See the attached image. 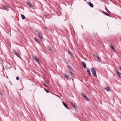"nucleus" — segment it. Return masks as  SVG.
<instances>
[{"instance_id":"obj_29","label":"nucleus","mask_w":121,"mask_h":121,"mask_svg":"<svg viewBox=\"0 0 121 121\" xmlns=\"http://www.w3.org/2000/svg\"><path fill=\"white\" fill-rule=\"evenodd\" d=\"M75 108H75V110H76V109H77V108L76 107H75Z\"/></svg>"},{"instance_id":"obj_14","label":"nucleus","mask_w":121,"mask_h":121,"mask_svg":"<svg viewBox=\"0 0 121 121\" xmlns=\"http://www.w3.org/2000/svg\"><path fill=\"white\" fill-rule=\"evenodd\" d=\"M104 89L107 91H110V89L108 87H107L104 88Z\"/></svg>"},{"instance_id":"obj_9","label":"nucleus","mask_w":121,"mask_h":121,"mask_svg":"<svg viewBox=\"0 0 121 121\" xmlns=\"http://www.w3.org/2000/svg\"><path fill=\"white\" fill-rule=\"evenodd\" d=\"M64 75L65 77L67 80L69 79V80H70L71 79V78L69 77L68 75L66 74H65Z\"/></svg>"},{"instance_id":"obj_22","label":"nucleus","mask_w":121,"mask_h":121,"mask_svg":"<svg viewBox=\"0 0 121 121\" xmlns=\"http://www.w3.org/2000/svg\"><path fill=\"white\" fill-rule=\"evenodd\" d=\"M70 54V55L71 56H73V53L71 52H70V51H69L68 52Z\"/></svg>"},{"instance_id":"obj_1","label":"nucleus","mask_w":121,"mask_h":121,"mask_svg":"<svg viewBox=\"0 0 121 121\" xmlns=\"http://www.w3.org/2000/svg\"><path fill=\"white\" fill-rule=\"evenodd\" d=\"M32 57L39 64H40V62L39 61V59L35 56L32 55Z\"/></svg>"},{"instance_id":"obj_23","label":"nucleus","mask_w":121,"mask_h":121,"mask_svg":"<svg viewBox=\"0 0 121 121\" xmlns=\"http://www.w3.org/2000/svg\"><path fill=\"white\" fill-rule=\"evenodd\" d=\"M105 9L106 10L107 12L108 13H111L110 12L108 9L106 7Z\"/></svg>"},{"instance_id":"obj_5","label":"nucleus","mask_w":121,"mask_h":121,"mask_svg":"<svg viewBox=\"0 0 121 121\" xmlns=\"http://www.w3.org/2000/svg\"><path fill=\"white\" fill-rule=\"evenodd\" d=\"M38 35L40 39L42 40L43 39V37L42 35V33L41 32L38 33Z\"/></svg>"},{"instance_id":"obj_17","label":"nucleus","mask_w":121,"mask_h":121,"mask_svg":"<svg viewBox=\"0 0 121 121\" xmlns=\"http://www.w3.org/2000/svg\"><path fill=\"white\" fill-rule=\"evenodd\" d=\"M70 103L71 104L72 106H73L74 108H75L76 107V106L74 104L72 103V102H70Z\"/></svg>"},{"instance_id":"obj_4","label":"nucleus","mask_w":121,"mask_h":121,"mask_svg":"<svg viewBox=\"0 0 121 121\" xmlns=\"http://www.w3.org/2000/svg\"><path fill=\"white\" fill-rule=\"evenodd\" d=\"M115 72L117 75L120 78H121V73L117 69L115 70Z\"/></svg>"},{"instance_id":"obj_16","label":"nucleus","mask_w":121,"mask_h":121,"mask_svg":"<svg viewBox=\"0 0 121 121\" xmlns=\"http://www.w3.org/2000/svg\"><path fill=\"white\" fill-rule=\"evenodd\" d=\"M104 14L105 15H106L109 17H111V16L108 13H107V12H104Z\"/></svg>"},{"instance_id":"obj_20","label":"nucleus","mask_w":121,"mask_h":121,"mask_svg":"<svg viewBox=\"0 0 121 121\" xmlns=\"http://www.w3.org/2000/svg\"><path fill=\"white\" fill-rule=\"evenodd\" d=\"M96 58L97 60L99 61H101V60H100L99 57L97 56Z\"/></svg>"},{"instance_id":"obj_27","label":"nucleus","mask_w":121,"mask_h":121,"mask_svg":"<svg viewBox=\"0 0 121 121\" xmlns=\"http://www.w3.org/2000/svg\"><path fill=\"white\" fill-rule=\"evenodd\" d=\"M16 79L17 80H18L19 79V78L18 77H16Z\"/></svg>"},{"instance_id":"obj_18","label":"nucleus","mask_w":121,"mask_h":121,"mask_svg":"<svg viewBox=\"0 0 121 121\" xmlns=\"http://www.w3.org/2000/svg\"><path fill=\"white\" fill-rule=\"evenodd\" d=\"M21 16L22 17V19H24L25 18V16L22 14H21Z\"/></svg>"},{"instance_id":"obj_30","label":"nucleus","mask_w":121,"mask_h":121,"mask_svg":"<svg viewBox=\"0 0 121 121\" xmlns=\"http://www.w3.org/2000/svg\"><path fill=\"white\" fill-rule=\"evenodd\" d=\"M49 50H50V49H51V48H50V47H49Z\"/></svg>"},{"instance_id":"obj_33","label":"nucleus","mask_w":121,"mask_h":121,"mask_svg":"<svg viewBox=\"0 0 121 121\" xmlns=\"http://www.w3.org/2000/svg\"><path fill=\"white\" fill-rule=\"evenodd\" d=\"M86 0H85V1H86Z\"/></svg>"},{"instance_id":"obj_11","label":"nucleus","mask_w":121,"mask_h":121,"mask_svg":"<svg viewBox=\"0 0 121 121\" xmlns=\"http://www.w3.org/2000/svg\"><path fill=\"white\" fill-rule=\"evenodd\" d=\"M34 39L36 43H38L39 44V43L40 41L38 39L36 38H34Z\"/></svg>"},{"instance_id":"obj_28","label":"nucleus","mask_w":121,"mask_h":121,"mask_svg":"<svg viewBox=\"0 0 121 121\" xmlns=\"http://www.w3.org/2000/svg\"><path fill=\"white\" fill-rule=\"evenodd\" d=\"M46 28V29L47 30H49V28L47 27H45Z\"/></svg>"},{"instance_id":"obj_3","label":"nucleus","mask_w":121,"mask_h":121,"mask_svg":"<svg viewBox=\"0 0 121 121\" xmlns=\"http://www.w3.org/2000/svg\"><path fill=\"white\" fill-rule=\"evenodd\" d=\"M109 46L112 49V50L114 52H116V50L115 49L114 47L112 45V44L111 43H110L109 44Z\"/></svg>"},{"instance_id":"obj_6","label":"nucleus","mask_w":121,"mask_h":121,"mask_svg":"<svg viewBox=\"0 0 121 121\" xmlns=\"http://www.w3.org/2000/svg\"><path fill=\"white\" fill-rule=\"evenodd\" d=\"M82 95L83 97L84 98L86 99V100H88L89 99L87 96L86 95L83 93H82Z\"/></svg>"},{"instance_id":"obj_7","label":"nucleus","mask_w":121,"mask_h":121,"mask_svg":"<svg viewBox=\"0 0 121 121\" xmlns=\"http://www.w3.org/2000/svg\"><path fill=\"white\" fill-rule=\"evenodd\" d=\"M27 5H28L31 8H32V9H34V7L33 5L32 4L28 2H27Z\"/></svg>"},{"instance_id":"obj_32","label":"nucleus","mask_w":121,"mask_h":121,"mask_svg":"<svg viewBox=\"0 0 121 121\" xmlns=\"http://www.w3.org/2000/svg\"><path fill=\"white\" fill-rule=\"evenodd\" d=\"M45 86L46 87V85Z\"/></svg>"},{"instance_id":"obj_31","label":"nucleus","mask_w":121,"mask_h":121,"mask_svg":"<svg viewBox=\"0 0 121 121\" xmlns=\"http://www.w3.org/2000/svg\"><path fill=\"white\" fill-rule=\"evenodd\" d=\"M100 43L101 44H102V42L101 41H100Z\"/></svg>"},{"instance_id":"obj_10","label":"nucleus","mask_w":121,"mask_h":121,"mask_svg":"<svg viewBox=\"0 0 121 121\" xmlns=\"http://www.w3.org/2000/svg\"><path fill=\"white\" fill-rule=\"evenodd\" d=\"M88 4L92 8H93V7L94 6L93 4L91 2H88Z\"/></svg>"},{"instance_id":"obj_21","label":"nucleus","mask_w":121,"mask_h":121,"mask_svg":"<svg viewBox=\"0 0 121 121\" xmlns=\"http://www.w3.org/2000/svg\"><path fill=\"white\" fill-rule=\"evenodd\" d=\"M69 74L71 75L72 76H74V74L71 71H69Z\"/></svg>"},{"instance_id":"obj_15","label":"nucleus","mask_w":121,"mask_h":121,"mask_svg":"<svg viewBox=\"0 0 121 121\" xmlns=\"http://www.w3.org/2000/svg\"><path fill=\"white\" fill-rule=\"evenodd\" d=\"M87 72L88 73V74H89V75L90 76L91 75V73L90 72V69L88 68H87Z\"/></svg>"},{"instance_id":"obj_2","label":"nucleus","mask_w":121,"mask_h":121,"mask_svg":"<svg viewBox=\"0 0 121 121\" xmlns=\"http://www.w3.org/2000/svg\"><path fill=\"white\" fill-rule=\"evenodd\" d=\"M91 70L92 73L93 75L95 77H96L97 75L95 69L94 68H92Z\"/></svg>"},{"instance_id":"obj_12","label":"nucleus","mask_w":121,"mask_h":121,"mask_svg":"<svg viewBox=\"0 0 121 121\" xmlns=\"http://www.w3.org/2000/svg\"><path fill=\"white\" fill-rule=\"evenodd\" d=\"M62 103L64 106L67 109H69V108H68V107L67 106V105L64 102H63Z\"/></svg>"},{"instance_id":"obj_24","label":"nucleus","mask_w":121,"mask_h":121,"mask_svg":"<svg viewBox=\"0 0 121 121\" xmlns=\"http://www.w3.org/2000/svg\"><path fill=\"white\" fill-rule=\"evenodd\" d=\"M68 69L70 70H71V68L69 66H68Z\"/></svg>"},{"instance_id":"obj_19","label":"nucleus","mask_w":121,"mask_h":121,"mask_svg":"<svg viewBox=\"0 0 121 121\" xmlns=\"http://www.w3.org/2000/svg\"><path fill=\"white\" fill-rule=\"evenodd\" d=\"M4 8L7 11L9 10V8L7 6H5Z\"/></svg>"},{"instance_id":"obj_26","label":"nucleus","mask_w":121,"mask_h":121,"mask_svg":"<svg viewBox=\"0 0 121 121\" xmlns=\"http://www.w3.org/2000/svg\"><path fill=\"white\" fill-rule=\"evenodd\" d=\"M0 95L2 96H3V95L2 92H0Z\"/></svg>"},{"instance_id":"obj_8","label":"nucleus","mask_w":121,"mask_h":121,"mask_svg":"<svg viewBox=\"0 0 121 121\" xmlns=\"http://www.w3.org/2000/svg\"><path fill=\"white\" fill-rule=\"evenodd\" d=\"M14 53H15V55H16L18 57H19L20 58H21V57L18 54L17 52L16 51H14Z\"/></svg>"},{"instance_id":"obj_25","label":"nucleus","mask_w":121,"mask_h":121,"mask_svg":"<svg viewBox=\"0 0 121 121\" xmlns=\"http://www.w3.org/2000/svg\"><path fill=\"white\" fill-rule=\"evenodd\" d=\"M44 90L47 93H48L49 92V91L47 90H46L45 89H44Z\"/></svg>"},{"instance_id":"obj_13","label":"nucleus","mask_w":121,"mask_h":121,"mask_svg":"<svg viewBox=\"0 0 121 121\" xmlns=\"http://www.w3.org/2000/svg\"><path fill=\"white\" fill-rule=\"evenodd\" d=\"M82 64L83 66V67L84 69H86V65L85 63L83 61H82Z\"/></svg>"}]
</instances>
